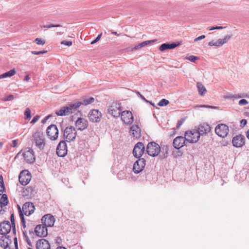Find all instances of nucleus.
Wrapping results in <instances>:
<instances>
[{
	"label": "nucleus",
	"mask_w": 249,
	"mask_h": 249,
	"mask_svg": "<svg viewBox=\"0 0 249 249\" xmlns=\"http://www.w3.org/2000/svg\"><path fill=\"white\" fill-rule=\"evenodd\" d=\"M33 138L36 146L40 150L44 149L46 143L43 133L41 131H36L33 134Z\"/></svg>",
	"instance_id": "obj_1"
},
{
	"label": "nucleus",
	"mask_w": 249,
	"mask_h": 249,
	"mask_svg": "<svg viewBox=\"0 0 249 249\" xmlns=\"http://www.w3.org/2000/svg\"><path fill=\"white\" fill-rule=\"evenodd\" d=\"M63 135L67 142H71L75 140L77 132L73 126H69L64 129Z\"/></svg>",
	"instance_id": "obj_2"
},
{
	"label": "nucleus",
	"mask_w": 249,
	"mask_h": 249,
	"mask_svg": "<svg viewBox=\"0 0 249 249\" xmlns=\"http://www.w3.org/2000/svg\"><path fill=\"white\" fill-rule=\"evenodd\" d=\"M160 151V145L154 142L148 143L146 147V152L148 155L152 157L157 156Z\"/></svg>",
	"instance_id": "obj_3"
},
{
	"label": "nucleus",
	"mask_w": 249,
	"mask_h": 249,
	"mask_svg": "<svg viewBox=\"0 0 249 249\" xmlns=\"http://www.w3.org/2000/svg\"><path fill=\"white\" fill-rule=\"evenodd\" d=\"M185 136H186V142L190 143H196L199 140L200 134L196 129L186 131L185 133Z\"/></svg>",
	"instance_id": "obj_4"
},
{
	"label": "nucleus",
	"mask_w": 249,
	"mask_h": 249,
	"mask_svg": "<svg viewBox=\"0 0 249 249\" xmlns=\"http://www.w3.org/2000/svg\"><path fill=\"white\" fill-rule=\"evenodd\" d=\"M122 112L121 105L117 103H113L108 109V112L116 118L119 117Z\"/></svg>",
	"instance_id": "obj_5"
},
{
	"label": "nucleus",
	"mask_w": 249,
	"mask_h": 249,
	"mask_svg": "<svg viewBox=\"0 0 249 249\" xmlns=\"http://www.w3.org/2000/svg\"><path fill=\"white\" fill-rule=\"evenodd\" d=\"M46 133L51 140H56L58 136V130L56 125H49L47 128Z\"/></svg>",
	"instance_id": "obj_6"
},
{
	"label": "nucleus",
	"mask_w": 249,
	"mask_h": 249,
	"mask_svg": "<svg viewBox=\"0 0 249 249\" xmlns=\"http://www.w3.org/2000/svg\"><path fill=\"white\" fill-rule=\"evenodd\" d=\"M229 127L223 124H218L215 128V133L219 137L225 138L229 133Z\"/></svg>",
	"instance_id": "obj_7"
},
{
	"label": "nucleus",
	"mask_w": 249,
	"mask_h": 249,
	"mask_svg": "<svg viewBox=\"0 0 249 249\" xmlns=\"http://www.w3.org/2000/svg\"><path fill=\"white\" fill-rule=\"evenodd\" d=\"M144 151L145 147L143 143L142 142H138L134 146L133 150V155L136 158H141V157Z\"/></svg>",
	"instance_id": "obj_8"
},
{
	"label": "nucleus",
	"mask_w": 249,
	"mask_h": 249,
	"mask_svg": "<svg viewBox=\"0 0 249 249\" xmlns=\"http://www.w3.org/2000/svg\"><path fill=\"white\" fill-rule=\"evenodd\" d=\"M31 178V173L27 170H23L20 173L18 180L22 185H26L30 181Z\"/></svg>",
	"instance_id": "obj_9"
},
{
	"label": "nucleus",
	"mask_w": 249,
	"mask_h": 249,
	"mask_svg": "<svg viewBox=\"0 0 249 249\" xmlns=\"http://www.w3.org/2000/svg\"><path fill=\"white\" fill-rule=\"evenodd\" d=\"M138 159H139L134 163L133 168V170L136 174H138L142 172L145 166V160L144 158Z\"/></svg>",
	"instance_id": "obj_10"
},
{
	"label": "nucleus",
	"mask_w": 249,
	"mask_h": 249,
	"mask_svg": "<svg viewBox=\"0 0 249 249\" xmlns=\"http://www.w3.org/2000/svg\"><path fill=\"white\" fill-rule=\"evenodd\" d=\"M56 154L59 157H65L68 152L67 146L66 142L61 141L59 142L56 147Z\"/></svg>",
	"instance_id": "obj_11"
},
{
	"label": "nucleus",
	"mask_w": 249,
	"mask_h": 249,
	"mask_svg": "<svg viewBox=\"0 0 249 249\" xmlns=\"http://www.w3.org/2000/svg\"><path fill=\"white\" fill-rule=\"evenodd\" d=\"M89 121L93 123L99 122L102 118V113L98 109H93L88 114Z\"/></svg>",
	"instance_id": "obj_12"
},
{
	"label": "nucleus",
	"mask_w": 249,
	"mask_h": 249,
	"mask_svg": "<svg viewBox=\"0 0 249 249\" xmlns=\"http://www.w3.org/2000/svg\"><path fill=\"white\" fill-rule=\"evenodd\" d=\"M13 231V226L9 221H4L0 223V233L3 235H7L11 230Z\"/></svg>",
	"instance_id": "obj_13"
},
{
	"label": "nucleus",
	"mask_w": 249,
	"mask_h": 249,
	"mask_svg": "<svg viewBox=\"0 0 249 249\" xmlns=\"http://www.w3.org/2000/svg\"><path fill=\"white\" fill-rule=\"evenodd\" d=\"M121 120L125 124H130L133 122V116L130 111L125 110L121 112Z\"/></svg>",
	"instance_id": "obj_14"
},
{
	"label": "nucleus",
	"mask_w": 249,
	"mask_h": 249,
	"mask_svg": "<svg viewBox=\"0 0 249 249\" xmlns=\"http://www.w3.org/2000/svg\"><path fill=\"white\" fill-rule=\"evenodd\" d=\"M35 208L33 203L31 202H26L22 206V213L23 215L30 216L35 211Z\"/></svg>",
	"instance_id": "obj_15"
},
{
	"label": "nucleus",
	"mask_w": 249,
	"mask_h": 249,
	"mask_svg": "<svg viewBox=\"0 0 249 249\" xmlns=\"http://www.w3.org/2000/svg\"><path fill=\"white\" fill-rule=\"evenodd\" d=\"M186 141V136H178L173 140V145L174 147L177 149H179L184 145H186L185 142Z\"/></svg>",
	"instance_id": "obj_16"
},
{
	"label": "nucleus",
	"mask_w": 249,
	"mask_h": 249,
	"mask_svg": "<svg viewBox=\"0 0 249 249\" xmlns=\"http://www.w3.org/2000/svg\"><path fill=\"white\" fill-rule=\"evenodd\" d=\"M23 156L24 160L28 163H33L35 161L34 152L32 149L28 148V150L23 153Z\"/></svg>",
	"instance_id": "obj_17"
},
{
	"label": "nucleus",
	"mask_w": 249,
	"mask_h": 249,
	"mask_svg": "<svg viewBox=\"0 0 249 249\" xmlns=\"http://www.w3.org/2000/svg\"><path fill=\"white\" fill-rule=\"evenodd\" d=\"M200 135H206L211 131V127L207 123L200 124L196 129Z\"/></svg>",
	"instance_id": "obj_18"
},
{
	"label": "nucleus",
	"mask_w": 249,
	"mask_h": 249,
	"mask_svg": "<svg viewBox=\"0 0 249 249\" xmlns=\"http://www.w3.org/2000/svg\"><path fill=\"white\" fill-rule=\"evenodd\" d=\"M41 221L43 223H44V225L47 227H52L53 226L55 219L54 217L50 214H47L44 215L42 218Z\"/></svg>",
	"instance_id": "obj_19"
},
{
	"label": "nucleus",
	"mask_w": 249,
	"mask_h": 249,
	"mask_svg": "<svg viewBox=\"0 0 249 249\" xmlns=\"http://www.w3.org/2000/svg\"><path fill=\"white\" fill-rule=\"evenodd\" d=\"M36 234L38 237H46L48 235V230L46 226L38 225L35 229Z\"/></svg>",
	"instance_id": "obj_20"
},
{
	"label": "nucleus",
	"mask_w": 249,
	"mask_h": 249,
	"mask_svg": "<svg viewBox=\"0 0 249 249\" xmlns=\"http://www.w3.org/2000/svg\"><path fill=\"white\" fill-rule=\"evenodd\" d=\"M88 121L83 118H78L75 123L76 127L78 130L83 131L88 126Z\"/></svg>",
	"instance_id": "obj_21"
},
{
	"label": "nucleus",
	"mask_w": 249,
	"mask_h": 249,
	"mask_svg": "<svg viewBox=\"0 0 249 249\" xmlns=\"http://www.w3.org/2000/svg\"><path fill=\"white\" fill-rule=\"evenodd\" d=\"M245 138L243 135H239L234 137L232 140L233 145L236 147H240L245 144Z\"/></svg>",
	"instance_id": "obj_22"
},
{
	"label": "nucleus",
	"mask_w": 249,
	"mask_h": 249,
	"mask_svg": "<svg viewBox=\"0 0 249 249\" xmlns=\"http://www.w3.org/2000/svg\"><path fill=\"white\" fill-rule=\"evenodd\" d=\"M12 243V240L9 235H3L0 238V247L4 249H9V245Z\"/></svg>",
	"instance_id": "obj_23"
},
{
	"label": "nucleus",
	"mask_w": 249,
	"mask_h": 249,
	"mask_svg": "<svg viewBox=\"0 0 249 249\" xmlns=\"http://www.w3.org/2000/svg\"><path fill=\"white\" fill-rule=\"evenodd\" d=\"M36 249H51V246L49 242L44 239L42 238L39 239L36 244Z\"/></svg>",
	"instance_id": "obj_24"
},
{
	"label": "nucleus",
	"mask_w": 249,
	"mask_h": 249,
	"mask_svg": "<svg viewBox=\"0 0 249 249\" xmlns=\"http://www.w3.org/2000/svg\"><path fill=\"white\" fill-rule=\"evenodd\" d=\"M69 108L70 109V111L71 114L74 113L78 111V108L81 106V103L79 101H75L69 103L68 105Z\"/></svg>",
	"instance_id": "obj_25"
},
{
	"label": "nucleus",
	"mask_w": 249,
	"mask_h": 249,
	"mask_svg": "<svg viewBox=\"0 0 249 249\" xmlns=\"http://www.w3.org/2000/svg\"><path fill=\"white\" fill-rule=\"evenodd\" d=\"M68 105L61 107L59 110H56L55 113L57 116H68L71 114Z\"/></svg>",
	"instance_id": "obj_26"
},
{
	"label": "nucleus",
	"mask_w": 249,
	"mask_h": 249,
	"mask_svg": "<svg viewBox=\"0 0 249 249\" xmlns=\"http://www.w3.org/2000/svg\"><path fill=\"white\" fill-rule=\"evenodd\" d=\"M130 131H131V135L133 137L137 138L140 136L141 129L138 125H132L130 127Z\"/></svg>",
	"instance_id": "obj_27"
},
{
	"label": "nucleus",
	"mask_w": 249,
	"mask_h": 249,
	"mask_svg": "<svg viewBox=\"0 0 249 249\" xmlns=\"http://www.w3.org/2000/svg\"><path fill=\"white\" fill-rule=\"evenodd\" d=\"M155 40H147L142 42L139 43L138 45L135 46L134 47L132 48V51L138 50L142 47H145V46L149 45V44L154 42Z\"/></svg>",
	"instance_id": "obj_28"
},
{
	"label": "nucleus",
	"mask_w": 249,
	"mask_h": 249,
	"mask_svg": "<svg viewBox=\"0 0 249 249\" xmlns=\"http://www.w3.org/2000/svg\"><path fill=\"white\" fill-rule=\"evenodd\" d=\"M35 191V188L32 186H29L25 189L23 190V196H31Z\"/></svg>",
	"instance_id": "obj_29"
},
{
	"label": "nucleus",
	"mask_w": 249,
	"mask_h": 249,
	"mask_svg": "<svg viewBox=\"0 0 249 249\" xmlns=\"http://www.w3.org/2000/svg\"><path fill=\"white\" fill-rule=\"evenodd\" d=\"M94 101V98L93 97H90L88 98H85L79 101L80 103H81V106H87L88 105L90 104L93 103Z\"/></svg>",
	"instance_id": "obj_30"
},
{
	"label": "nucleus",
	"mask_w": 249,
	"mask_h": 249,
	"mask_svg": "<svg viewBox=\"0 0 249 249\" xmlns=\"http://www.w3.org/2000/svg\"><path fill=\"white\" fill-rule=\"evenodd\" d=\"M16 73V71L15 69H12L8 71H7L1 75H0V79L4 78L6 77H10L13 76Z\"/></svg>",
	"instance_id": "obj_31"
},
{
	"label": "nucleus",
	"mask_w": 249,
	"mask_h": 249,
	"mask_svg": "<svg viewBox=\"0 0 249 249\" xmlns=\"http://www.w3.org/2000/svg\"><path fill=\"white\" fill-rule=\"evenodd\" d=\"M197 88L198 90L199 94L201 95H203L206 92V89L201 83H197Z\"/></svg>",
	"instance_id": "obj_32"
},
{
	"label": "nucleus",
	"mask_w": 249,
	"mask_h": 249,
	"mask_svg": "<svg viewBox=\"0 0 249 249\" xmlns=\"http://www.w3.org/2000/svg\"><path fill=\"white\" fill-rule=\"evenodd\" d=\"M8 202V197L6 194H3L0 199V205L3 207L5 206Z\"/></svg>",
	"instance_id": "obj_33"
},
{
	"label": "nucleus",
	"mask_w": 249,
	"mask_h": 249,
	"mask_svg": "<svg viewBox=\"0 0 249 249\" xmlns=\"http://www.w3.org/2000/svg\"><path fill=\"white\" fill-rule=\"evenodd\" d=\"M18 208H19V216H20V218L21 219V224H22V226L23 227V228H25L26 226V222H25V220L24 218V216L23 215V213L22 211L21 210L20 207H19Z\"/></svg>",
	"instance_id": "obj_34"
},
{
	"label": "nucleus",
	"mask_w": 249,
	"mask_h": 249,
	"mask_svg": "<svg viewBox=\"0 0 249 249\" xmlns=\"http://www.w3.org/2000/svg\"><path fill=\"white\" fill-rule=\"evenodd\" d=\"M10 220L11 222V225L13 226V233L14 234H15L16 232V230L14 213L11 214Z\"/></svg>",
	"instance_id": "obj_35"
},
{
	"label": "nucleus",
	"mask_w": 249,
	"mask_h": 249,
	"mask_svg": "<svg viewBox=\"0 0 249 249\" xmlns=\"http://www.w3.org/2000/svg\"><path fill=\"white\" fill-rule=\"evenodd\" d=\"M208 45L210 46H215L216 47H220L222 46V43H221L220 39H219L217 41L212 40L209 42Z\"/></svg>",
	"instance_id": "obj_36"
},
{
	"label": "nucleus",
	"mask_w": 249,
	"mask_h": 249,
	"mask_svg": "<svg viewBox=\"0 0 249 249\" xmlns=\"http://www.w3.org/2000/svg\"><path fill=\"white\" fill-rule=\"evenodd\" d=\"M168 100L165 99H161L158 104V105L160 107H163L167 106L169 104Z\"/></svg>",
	"instance_id": "obj_37"
},
{
	"label": "nucleus",
	"mask_w": 249,
	"mask_h": 249,
	"mask_svg": "<svg viewBox=\"0 0 249 249\" xmlns=\"http://www.w3.org/2000/svg\"><path fill=\"white\" fill-rule=\"evenodd\" d=\"M25 117L27 119H30L31 118V110L29 108H26L24 112Z\"/></svg>",
	"instance_id": "obj_38"
},
{
	"label": "nucleus",
	"mask_w": 249,
	"mask_h": 249,
	"mask_svg": "<svg viewBox=\"0 0 249 249\" xmlns=\"http://www.w3.org/2000/svg\"><path fill=\"white\" fill-rule=\"evenodd\" d=\"M180 44L179 43L173 42L172 43H168V49H173L179 46Z\"/></svg>",
	"instance_id": "obj_39"
},
{
	"label": "nucleus",
	"mask_w": 249,
	"mask_h": 249,
	"mask_svg": "<svg viewBox=\"0 0 249 249\" xmlns=\"http://www.w3.org/2000/svg\"><path fill=\"white\" fill-rule=\"evenodd\" d=\"M231 36H232L231 35H227L226 36H225V37L223 39H220L221 43H222V45L224 43L227 42L228 41L231 39Z\"/></svg>",
	"instance_id": "obj_40"
},
{
	"label": "nucleus",
	"mask_w": 249,
	"mask_h": 249,
	"mask_svg": "<svg viewBox=\"0 0 249 249\" xmlns=\"http://www.w3.org/2000/svg\"><path fill=\"white\" fill-rule=\"evenodd\" d=\"M186 59L190 60L192 62H195L196 60L199 59V58L197 56H196L193 55H189V56L186 57Z\"/></svg>",
	"instance_id": "obj_41"
},
{
	"label": "nucleus",
	"mask_w": 249,
	"mask_h": 249,
	"mask_svg": "<svg viewBox=\"0 0 249 249\" xmlns=\"http://www.w3.org/2000/svg\"><path fill=\"white\" fill-rule=\"evenodd\" d=\"M160 51L163 52L167 49H168V43L162 44L159 48Z\"/></svg>",
	"instance_id": "obj_42"
},
{
	"label": "nucleus",
	"mask_w": 249,
	"mask_h": 249,
	"mask_svg": "<svg viewBox=\"0 0 249 249\" xmlns=\"http://www.w3.org/2000/svg\"><path fill=\"white\" fill-rule=\"evenodd\" d=\"M35 42L37 44V45H44L45 43V41L44 40L42 39L41 38H36L35 40Z\"/></svg>",
	"instance_id": "obj_43"
},
{
	"label": "nucleus",
	"mask_w": 249,
	"mask_h": 249,
	"mask_svg": "<svg viewBox=\"0 0 249 249\" xmlns=\"http://www.w3.org/2000/svg\"><path fill=\"white\" fill-rule=\"evenodd\" d=\"M136 93H137V94L138 95V96L140 98H141L143 101H144V102H146V103L149 102V101H148V100H147L144 98V97L143 95H142L140 93V92H139V91H137V92H136ZM149 103H150V104L152 105L153 106L154 105L152 103V102H149Z\"/></svg>",
	"instance_id": "obj_44"
},
{
	"label": "nucleus",
	"mask_w": 249,
	"mask_h": 249,
	"mask_svg": "<svg viewBox=\"0 0 249 249\" xmlns=\"http://www.w3.org/2000/svg\"><path fill=\"white\" fill-rule=\"evenodd\" d=\"M62 26L60 24H48V25H44L43 26V27L44 28H53V27H61Z\"/></svg>",
	"instance_id": "obj_45"
},
{
	"label": "nucleus",
	"mask_w": 249,
	"mask_h": 249,
	"mask_svg": "<svg viewBox=\"0 0 249 249\" xmlns=\"http://www.w3.org/2000/svg\"><path fill=\"white\" fill-rule=\"evenodd\" d=\"M60 44L62 45H64L70 47L72 45V41H71L63 40L61 42Z\"/></svg>",
	"instance_id": "obj_46"
},
{
	"label": "nucleus",
	"mask_w": 249,
	"mask_h": 249,
	"mask_svg": "<svg viewBox=\"0 0 249 249\" xmlns=\"http://www.w3.org/2000/svg\"><path fill=\"white\" fill-rule=\"evenodd\" d=\"M47 51H32L31 53L35 55H39L42 54H45L47 53Z\"/></svg>",
	"instance_id": "obj_47"
},
{
	"label": "nucleus",
	"mask_w": 249,
	"mask_h": 249,
	"mask_svg": "<svg viewBox=\"0 0 249 249\" xmlns=\"http://www.w3.org/2000/svg\"><path fill=\"white\" fill-rule=\"evenodd\" d=\"M5 190L4 182L0 181V196L3 193Z\"/></svg>",
	"instance_id": "obj_48"
},
{
	"label": "nucleus",
	"mask_w": 249,
	"mask_h": 249,
	"mask_svg": "<svg viewBox=\"0 0 249 249\" xmlns=\"http://www.w3.org/2000/svg\"><path fill=\"white\" fill-rule=\"evenodd\" d=\"M14 98V96L12 94H10L4 98V101H11Z\"/></svg>",
	"instance_id": "obj_49"
},
{
	"label": "nucleus",
	"mask_w": 249,
	"mask_h": 249,
	"mask_svg": "<svg viewBox=\"0 0 249 249\" xmlns=\"http://www.w3.org/2000/svg\"><path fill=\"white\" fill-rule=\"evenodd\" d=\"M238 104L239 105H241V106L245 105H247L248 104V102L246 99H242L239 101Z\"/></svg>",
	"instance_id": "obj_50"
},
{
	"label": "nucleus",
	"mask_w": 249,
	"mask_h": 249,
	"mask_svg": "<svg viewBox=\"0 0 249 249\" xmlns=\"http://www.w3.org/2000/svg\"><path fill=\"white\" fill-rule=\"evenodd\" d=\"M102 36V34H99L98 36L93 41L91 42V44H93L96 42H97L101 38Z\"/></svg>",
	"instance_id": "obj_51"
},
{
	"label": "nucleus",
	"mask_w": 249,
	"mask_h": 249,
	"mask_svg": "<svg viewBox=\"0 0 249 249\" xmlns=\"http://www.w3.org/2000/svg\"><path fill=\"white\" fill-rule=\"evenodd\" d=\"M40 117V116L36 115V116H35L33 118V119H32V120L31 122V123L35 124V123H36L38 120V119H39Z\"/></svg>",
	"instance_id": "obj_52"
},
{
	"label": "nucleus",
	"mask_w": 249,
	"mask_h": 249,
	"mask_svg": "<svg viewBox=\"0 0 249 249\" xmlns=\"http://www.w3.org/2000/svg\"><path fill=\"white\" fill-rule=\"evenodd\" d=\"M247 95L245 94H240L238 95H234V98H241L243 97H246Z\"/></svg>",
	"instance_id": "obj_53"
},
{
	"label": "nucleus",
	"mask_w": 249,
	"mask_h": 249,
	"mask_svg": "<svg viewBox=\"0 0 249 249\" xmlns=\"http://www.w3.org/2000/svg\"><path fill=\"white\" fill-rule=\"evenodd\" d=\"M183 122H184L183 119H181L179 120V121H178L177 124V128H179L180 127V126L182 124Z\"/></svg>",
	"instance_id": "obj_54"
},
{
	"label": "nucleus",
	"mask_w": 249,
	"mask_h": 249,
	"mask_svg": "<svg viewBox=\"0 0 249 249\" xmlns=\"http://www.w3.org/2000/svg\"><path fill=\"white\" fill-rule=\"evenodd\" d=\"M247 123V121L246 119H242L240 121V126L242 127H244Z\"/></svg>",
	"instance_id": "obj_55"
},
{
	"label": "nucleus",
	"mask_w": 249,
	"mask_h": 249,
	"mask_svg": "<svg viewBox=\"0 0 249 249\" xmlns=\"http://www.w3.org/2000/svg\"><path fill=\"white\" fill-rule=\"evenodd\" d=\"M224 28V27H222V26H215V27H212L211 28L209 29V30L212 31V30H219V29H222Z\"/></svg>",
	"instance_id": "obj_56"
},
{
	"label": "nucleus",
	"mask_w": 249,
	"mask_h": 249,
	"mask_svg": "<svg viewBox=\"0 0 249 249\" xmlns=\"http://www.w3.org/2000/svg\"><path fill=\"white\" fill-rule=\"evenodd\" d=\"M205 36L204 35H202V36H200L196 38L195 39H194V41L196 42V41H197L198 40H201V39H203L204 38H205Z\"/></svg>",
	"instance_id": "obj_57"
},
{
	"label": "nucleus",
	"mask_w": 249,
	"mask_h": 249,
	"mask_svg": "<svg viewBox=\"0 0 249 249\" xmlns=\"http://www.w3.org/2000/svg\"><path fill=\"white\" fill-rule=\"evenodd\" d=\"M14 244L15 246V249H18V240L17 238L15 237L14 239Z\"/></svg>",
	"instance_id": "obj_58"
},
{
	"label": "nucleus",
	"mask_w": 249,
	"mask_h": 249,
	"mask_svg": "<svg viewBox=\"0 0 249 249\" xmlns=\"http://www.w3.org/2000/svg\"><path fill=\"white\" fill-rule=\"evenodd\" d=\"M17 143H18V140H13L12 141V144H11V146L15 147L17 146Z\"/></svg>",
	"instance_id": "obj_59"
},
{
	"label": "nucleus",
	"mask_w": 249,
	"mask_h": 249,
	"mask_svg": "<svg viewBox=\"0 0 249 249\" xmlns=\"http://www.w3.org/2000/svg\"><path fill=\"white\" fill-rule=\"evenodd\" d=\"M50 117V115H48L46 117H45L43 120H42L41 123L42 124H45L46 122V121L49 119Z\"/></svg>",
	"instance_id": "obj_60"
},
{
	"label": "nucleus",
	"mask_w": 249,
	"mask_h": 249,
	"mask_svg": "<svg viewBox=\"0 0 249 249\" xmlns=\"http://www.w3.org/2000/svg\"><path fill=\"white\" fill-rule=\"evenodd\" d=\"M200 107H207V108H216L215 107L209 106V105H202V106H200Z\"/></svg>",
	"instance_id": "obj_61"
},
{
	"label": "nucleus",
	"mask_w": 249,
	"mask_h": 249,
	"mask_svg": "<svg viewBox=\"0 0 249 249\" xmlns=\"http://www.w3.org/2000/svg\"><path fill=\"white\" fill-rule=\"evenodd\" d=\"M232 98H234V95L231 94L225 96V98H227V99H231Z\"/></svg>",
	"instance_id": "obj_62"
},
{
	"label": "nucleus",
	"mask_w": 249,
	"mask_h": 249,
	"mask_svg": "<svg viewBox=\"0 0 249 249\" xmlns=\"http://www.w3.org/2000/svg\"><path fill=\"white\" fill-rule=\"evenodd\" d=\"M30 79V77H29V75H27L25 76V78H24V80L26 82H28L29 79Z\"/></svg>",
	"instance_id": "obj_63"
},
{
	"label": "nucleus",
	"mask_w": 249,
	"mask_h": 249,
	"mask_svg": "<svg viewBox=\"0 0 249 249\" xmlns=\"http://www.w3.org/2000/svg\"><path fill=\"white\" fill-rule=\"evenodd\" d=\"M3 207V206L1 205V204L0 205V214H3L4 211L2 210V208Z\"/></svg>",
	"instance_id": "obj_64"
}]
</instances>
